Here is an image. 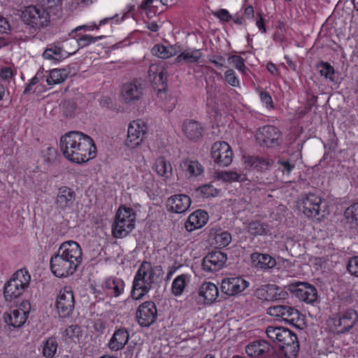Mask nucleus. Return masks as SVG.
Here are the masks:
<instances>
[{"label": "nucleus", "instance_id": "nucleus-1", "mask_svg": "<svg viewBox=\"0 0 358 358\" xmlns=\"http://www.w3.org/2000/svg\"><path fill=\"white\" fill-rule=\"evenodd\" d=\"M60 149L69 160L78 164L96 156V148L89 136L80 131H69L60 138Z\"/></svg>", "mask_w": 358, "mask_h": 358}, {"label": "nucleus", "instance_id": "nucleus-2", "mask_svg": "<svg viewBox=\"0 0 358 358\" xmlns=\"http://www.w3.org/2000/svg\"><path fill=\"white\" fill-rule=\"evenodd\" d=\"M82 259L80 245L73 241H65L50 258V270L56 277H68L77 270L82 262Z\"/></svg>", "mask_w": 358, "mask_h": 358}, {"label": "nucleus", "instance_id": "nucleus-3", "mask_svg": "<svg viewBox=\"0 0 358 358\" xmlns=\"http://www.w3.org/2000/svg\"><path fill=\"white\" fill-rule=\"evenodd\" d=\"M267 337L278 345L285 358H296L299 350L298 338L293 331L281 326H268Z\"/></svg>", "mask_w": 358, "mask_h": 358}, {"label": "nucleus", "instance_id": "nucleus-4", "mask_svg": "<svg viewBox=\"0 0 358 358\" xmlns=\"http://www.w3.org/2000/svg\"><path fill=\"white\" fill-rule=\"evenodd\" d=\"M162 267L156 266L152 267L150 262L144 261L140 265L133 281L131 296L138 300L148 293L155 282V275L157 273L162 274Z\"/></svg>", "mask_w": 358, "mask_h": 358}, {"label": "nucleus", "instance_id": "nucleus-5", "mask_svg": "<svg viewBox=\"0 0 358 358\" xmlns=\"http://www.w3.org/2000/svg\"><path fill=\"white\" fill-rule=\"evenodd\" d=\"M31 275L24 268L17 270L5 284L3 296L7 301H13L20 297L29 287Z\"/></svg>", "mask_w": 358, "mask_h": 358}, {"label": "nucleus", "instance_id": "nucleus-6", "mask_svg": "<svg viewBox=\"0 0 358 358\" xmlns=\"http://www.w3.org/2000/svg\"><path fill=\"white\" fill-rule=\"evenodd\" d=\"M136 213L133 208L121 206L115 215L113 224V234L115 238H121L127 236L134 228Z\"/></svg>", "mask_w": 358, "mask_h": 358}, {"label": "nucleus", "instance_id": "nucleus-7", "mask_svg": "<svg viewBox=\"0 0 358 358\" xmlns=\"http://www.w3.org/2000/svg\"><path fill=\"white\" fill-rule=\"evenodd\" d=\"M358 314L352 308L340 310L328 320L331 330L337 334L349 331L357 322Z\"/></svg>", "mask_w": 358, "mask_h": 358}, {"label": "nucleus", "instance_id": "nucleus-8", "mask_svg": "<svg viewBox=\"0 0 358 358\" xmlns=\"http://www.w3.org/2000/svg\"><path fill=\"white\" fill-rule=\"evenodd\" d=\"M22 20L35 29H39L48 25L50 15L42 6H29L22 12Z\"/></svg>", "mask_w": 358, "mask_h": 358}, {"label": "nucleus", "instance_id": "nucleus-9", "mask_svg": "<svg viewBox=\"0 0 358 358\" xmlns=\"http://www.w3.org/2000/svg\"><path fill=\"white\" fill-rule=\"evenodd\" d=\"M322 203L323 200L320 196L309 193L302 197L299 208L307 217L320 220L324 216Z\"/></svg>", "mask_w": 358, "mask_h": 358}, {"label": "nucleus", "instance_id": "nucleus-10", "mask_svg": "<svg viewBox=\"0 0 358 358\" xmlns=\"http://www.w3.org/2000/svg\"><path fill=\"white\" fill-rule=\"evenodd\" d=\"M267 313L272 317L282 320L289 324L298 327L301 314L299 310L289 305L272 306L267 309Z\"/></svg>", "mask_w": 358, "mask_h": 358}, {"label": "nucleus", "instance_id": "nucleus-11", "mask_svg": "<svg viewBox=\"0 0 358 358\" xmlns=\"http://www.w3.org/2000/svg\"><path fill=\"white\" fill-rule=\"evenodd\" d=\"M75 306V299L72 288L66 286L60 289L56 301V308L61 317L71 315Z\"/></svg>", "mask_w": 358, "mask_h": 358}, {"label": "nucleus", "instance_id": "nucleus-12", "mask_svg": "<svg viewBox=\"0 0 358 358\" xmlns=\"http://www.w3.org/2000/svg\"><path fill=\"white\" fill-rule=\"evenodd\" d=\"M30 305L27 301H23L19 307L10 309L3 315L5 322L13 328L21 327L26 322Z\"/></svg>", "mask_w": 358, "mask_h": 358}, {"label": "nucleus", "instance_id": "nucleus-13", "mask_svg": "<svg viewBox=\"0 0 358 358\" xmlns=\"http://www.w3.org/2000/svg\"><path fill=\"white\" fill-rule=\"evenodd\" d=\"M136 320L142 327H148L157 320V309L155 303L148 301L141 304L136 310Z\"/></svg>", "mask_w": 358, "mask_h": 358}, {"label": "nucleus", "instance_id": "nucleus-14", "mask_svg": "<svg viewBox=\"0 0 358 358\" xmlns=\"http://www.w3.org/2000/svg\"><path fill=\"white\" fill-rule=\"evenodd\" d=\"M211 157L219 166H227L232 162L233 152L227 143L217 141L212 145Z\"/></svg>", "mask_w": 358, "mask_h": 358}, {"label": "nucleus", "instance_id": "nucleus-15", "mask_svg": "<svg viewBox=\"0 0 358 358\" xmlns=\"http://www.w3.org/2000/svg\"><path fill=\"white\" fill-rule=\"evenodd\" d=\"M290 291L296 296L306 303L313 304L318 298L317 291L313 285L302 282H297L290 285Z\"/></svg>", "mask_w": 358, "mask_h": 358}, {"label": "nucleus", "instance_id": "nucleus-16", "mask_svg": "<svg viewBox=\"0 0 358 358\" xmlns=\"http://www.w3.org/2000/svg\"><path fill=\"white\" fill-rule=\"evenodd\" d=\"M146 124L140 120H134L130 122L127 130V138L126 145L130 148H134L139 145L146 134Z\"/></svg>", "mask_w": 358, "mask_h": 358}, {"label": "nucleus", "instance_id": "nucleus-17", "mask_svg": "<svg viewBox=\"0 0 358 358\" xmlns=\"http://www.w3.org/2000/svg\"><path fill=\"white\" fill-rule=\"evenodd\" d=\"M281 136L280 130L272 125H266L258 129L256 133V139L262 145L275 147L279 145Z\"/></svg>", "mask_w": 358, "mask_h": 358}, {"label": "nucleus", "instance_id": "nucleus-18", "mask_svg": "<svg viewBox=\"0 0 358 358\" xmlns=\"http://www.w3.org/2000/svg\"><path fill=\"white\" fill-rule=\"evenodd\" d=\"M227 260V255L220 251H213L202 260V268L208 273H214L222 269Z\"/></svg>", "mask_w": 358, "mask_h": 358}, {"label": "nucleus", "instance_id": "nucleus-19", "mask_svg": "<svg viewBox=\"0 0 358 358\" xmlns=\"http://www.w3.org/2000/svg\"><path fill=\"white\" fill-rule=\"evenodd\" d=\"M76 192L67 186H62L57 189L55 205L57 210L67 211L72 209L76 200Z\"/></svg>", "mask_w": 358, "mask_h": 358}, {"label": "nucleus", "instance_id": "nucleus-20", "mask_svg": "<svg viewBox=\"0 0 358 358\" xmlns=\"http://www.w3.org/2000/svg\"><path fill=\"white\" fill-rule=\"evenodd\" d=\"M120 94L124 103H134L141 99L143 95V85L137 80L127 83L122 85Z\"/></svg>", "mask_w": 358, "mask_h": 358}, {"label": "nucleus", "instance_id": "nucleus-21", "mask_svg": "<svg viewBox=\"0 0 358 358\" xmlns=\"http://www.w3.org/2000/svg\"><path fill=\"white\" fill-rule=\"evenodd\" d=\"M249 286V282L241 277L224 278L221 283L222 292L228 296H234L243 292Z\"/></svg>", "mask_w": 358, "mask_h": 358}, {"label": "nucleus", "instance_id": "nucleus-22", "mask_svg": "<svg viewBox=\"0 0 358 358\" xmlns=\"http://www.w3.org/2000/svg\"><path fill=\"white\" fill-rule=\"evenodd\" d=\"M273 350L272 345L265 340H256L249 343L245 352L250 357H267Z\"/></svg>", "mask_w": 358, "mask_h": 358}, {"label": "nucleus", "instance_id": "nucleus-23", "mask_svg": "<svg viewBox=\"0 0 358 358\" xmlns=\"http://www.w3.org/2000/svg\"><path fill=\"white\" fill-rule=\"evenodd\" d=\"M179 167L188 179L196 178L204 173V167L196 159H184L180 162Z\"/></svg>", "mask_w": 358, "mask_h": 358}, {"label": "nucleus", "instance_id": "nucleus-24", "mask_svg": "<svg viewBox=\"0 0 358 358\" xmlns=\"http://www.w3.org/2000/svg\"><path fill=\"white\" fill-rule=\"evenodd\" d=\"M167 203L170 211L182 213L189 208L191 199L185 194H176L169 198Z\"/></svg>", "mask_w": 358, "mask_h": 358}, {"label": "nucleus", "instance_id": "nucleus-25", "mask_svg": "<svg viewBox=\"0 0 358 358\" xmlns=\"http://www.w3.org/2000/svg\"><path fill=\"white\" fill-rule=\"evenodd\" d=\"M198 295L200 303H211L218 297V288L211 282H204L199 289Z\"/></svg>", "mask_w": 358, "mask_h": 358}, {"label": "nucleus", "instance_id": "nucleus-26", "mask_svg": "<svg viewBox=\"0 0 358 358\" xmlns=\"http://www.w3.org/2000/svg\"><path fill=\"white\" fill-rule=\"evenodd\" d=\"M208 213L201 210H197L192 213L185 222V227L187 231L192 232L203 227L208 222Z\"/></svg>", "mask_w": 358, "mask_h": 358}, {"label": "nucleus", "instance_id": "nucleus-27", "mask_svg": "<svg viewBox=\"0 0 358 358\" xmlns=\"http://www.w3.org/2000/svg\"><path fill=\"white\" fill-rule=\"evenodd\" d=\"M129 338L128 331L125 328H120L115 331L108 343V346L112 351L120 350L128 343Z\"/></svg>", "mask_w": 358, "mask_h": 358}, {"label": "nucleus", "instance_id": "nucleus-28", "mask_svg": "<svg viewBox=\"0 0 358 358\" xmlns=\"http://www.w3.org/2000/svg\"><path fill=\"white\" fill-rule=\"evenodd\" d=\"M250 259L253 266L262 270H269L276 266L275 259L268 254L253 252Z\"/></svg>", "mask_w": 358, "mask_h": 358}, {"label": "nucleus", "instance_id": "nucleus-29", "mask_svg": "<svg viewBox=\"0 0 358 358\" xmlns=\"http://www.w3.org/2000/svg\"><path fill=\"white\" fill-rule=\"evenodd\" d=\"M182 131L189 140L196 141L202 137L203 127L196 120H186L182 124Z\"/></svg>", "mask_w": 358, "mask_h": 358}, {"label": "nucleus", "instance_id": "nucleus-30", "mask_svg": "<svg viewBox=\"0 0 358 358\" xmlns=\"http://www.w3.org/2000/svg\"><path fill=\"white\" fill-rule=\"evenodd\" d=\"M103 288L107 295L118 297L124 292V282L121 278H109L103 282Z\"/></svg>", "mask_w": 358, "mask_h": 358}, {"label": "nucleus", "instance_id": "nucleus-31", "mask_svg": "<svg viewBox=\"0 0 358 358\" xmlns=\"http://www.w3.org/2000/svg\"><path fill=\"white\" fill-rule=\"evenodd\" d=\"M279 290L280 288L275 285H264L255 290V296L260 300L274 301L280 298Z\"/></svg>", "mask_w": 358, "mask_h": 358}, {"label": "nucleus", "instance_id": "nucleus-32", "mask_svg": "<svg viewBox=\"0 0 358 358\" xmlns=\"http://www.w3.org/2000/svg\"><path fill=\"white\" fill-rule=\"evenodd\" d=\"M153 169L164 180H168L173 176L172 166L164 157H159L155 159Z\"/></svg>", "mask_w": 358, "mask_h": 358}, {"label": "nucleus", "instance_id": "nucleus-33", "mask_svg": "<svg viewBox=\"0 0 358 358\" xmlns=\"http://www.w3.org/2000/svg\"><path fill=\"white\" fill-rule=\"evenodd\" d=\"M202 54L200 50L194 49V50H186L182 52L176 59V63L180 64H186L191 63L194 64L197 63L199 60L201 59Z\"/></svg>", "mask_w": 358, "mask_h": 358}, {"label": "nucleus", "instance_id": "nucleus-34", "mask_svg": "<svg viewBox=\"0 0 358 358\" xmlns=\"http://www.w3.org/2000/svg\"><path fill=\"white\" fill-rule=\"evenodd\" d=\"M74 53H76V50H73L71 52H69L64 50L61 47L57 45H51L44 51L43 56L46 59L59 60Z\"/></svg>", "mask_w": 358, "mask_h": 358}, {"label": "nucleus", "instance_id": "nucleus-35", "mask_svg": "<svg viewBox=\"0 0 358 358\" xmlns=\"http://www.w3.org/2000/svg\"><path fill=\"white\" fill-rule=\"evenodd\" d=\"M190 281V275L181 274L178 275L173 281L171 292L176 296L182 295L187 283Z\"/></svg>", "mask_w": 358, "mask_h": 358}, {"label": "nucleus", "instance_id": "nucleus-36", "mask_svg": "<svg viewBox=\"0 0 358 358\" xmlns=\"http://www.w3.org/2000/svg\"><path fill=\"white\" fill-rule=\"evenodd\" d=\"M149 76L152 78L154 83L156 85H162L166 83L168 77L166 70L157 65L152 64L149 69Z\"/></svg>", "mask_w": 358, "mask_h": 358}, {"label": "nucleus", "instance_id": "nucleus-37", "mask_svg": "<svg viewBox=\"0 0 358 358\" xmlns=\"http://www.w3.org/2000/svg\"><path fill=\"white\" fill-rule=\"evenodd\" d=\"M247 163L259 171H264L272 166L273 162L268 158L250 157L247 159Z\"/></svg>", "mask_w": 358, "mask_h": 358}, {"label": "nucleus", "instance_id": "nucleus-38", "mask_svg": "<svg viewBox=\"0 0 358 358\" xmlns=\"http://www.w3.org/2000/svg\"><path fill=\"white\" fill-rule=\"evenodd\" d=\"M153 55L162 59H168L176 54V50L173 46H165L157 44L151 50Z\"/></svg>", "mask_w": 358, "mask_h": 358}, {"label": "nucleus", "instance_id": "nucleus-39", "mask_svg": "<svg viewBox=\"0 0 358 358\" xmlns=\"http://www.w3.org/2000/svg\"><path fill=\"white\" fill-rule=\"evenodd\" d=\"M66 77L67 73L65 69H55L50 71L46 78V82L49 85H54L62 83L65 80Z\"/></svg>", "mask_w": 358, "mask_h": 358}, {"label": "nucleus", "instance_id": "nucleus-40", "mask_svg": "<svg viewBox=\"0 0 358 358\" xmlns=\"http://www.w3.org/2000/svg\"><path fill=\"white\" fill-rule=\"evenodd\" d=\"M344 216L348 223L352 227H358V203L348 206L344 212Z\"/></svg>", "mask_w": 358, "mask_h": 358}, {"label": "nucleus", "instance_id": "nucleus-41", "mask_svg": "<svg viewBox=\"0 0 358 358\" xmlns=\"http://www.w3.org/2000/svg\"><path fill=\"white\" fill-rule=\"evenodd\" d=\"M217 178L224 182H243L246 180L245 176L232 171H224L218 173Z\"/></svg>", "mask_w": 358, "mask_h": 358}, {"label": "nucleus", "instance_id": "nucleus-42", "mask_svg": "<svg viewBox=\"0 0 358 358\" xmlns=\"http://www.w3.org/2000/svg\"><path fill=\"white\" fill-rule=\"evenodd\" d=\"M317 67L321 76L329 80L333 83H336V72L334 68L330 64L322 62Z\"/></svg>", "mask_w": 358, "mask_h": 358}, {"label": "nucleus", "instance_id": "nucleus-43", "mask_svg": "<svg viewBox=\"0 0 358 358\" xmlns=\"http://www.w3.org/2000/svg\"><path fill=\"white\" fill-rule=\"evenodd\" d=\"M58 344L55 338L46 340L43 348V355L45 358H52L57 350Z\"/></svg>", "mask_w": 358, "mask_h": 358}, {"label": "nucleus", "instance_id": "nucleus-44", "mask_svg": "<svg viewBox=\"0 0 358 358\" xmlns=\"http://www.w3.org/2000/svg\"><path fill=\"white\" fill-rule=\"evenodd\" d=\"M219 192V189L214 187L212 184H206L196 189V193L203 198L216 196Z\"/></svg>", "mask_w": 358, "mask_h": 358}, {"label": "nucleus", "instance_id": "nucleus-45", "mask_svg": "<svg viewBox=\"0 0 358 358\" xmlns=\"http://www.w3.org/2000/svg\"><path fill=\"white\" fill-rule=\"evenodd\" d=\"M266 225L258 221H253L249 223L248 227V232L254 236H261L266 234Z\"/></svg>", "mask_w": 358, "mask_h": 358}, {"label": "nucleus", "instance_id": "nucleus-46", "mask_svg": "<svg viewBox=\"0 0 358 358\" xmlns=\"http://www.w3.org/2000/svg\"><path fill=\"white\" fill-rule=\"evenodd\" d=\"M101 38L102 36L93 37L90 35H82L80 37L76 39V43L77 44V48L75 50L76 52L79 48H85Z\"/></svg>", "mask_w": 358, "mask_h": 358}, {"label": "nucleus", "instance_id": "nucleus-47", "mask_svg": "<svg viewBox=\"0 0 358 358\" xmlns=\"http://www.w3.org/2000/svg\"><path fill=\"white\" fill-rule=\"evenodd\" d=\"M216 244L220 248H224L227 246L231 241V234L228 231H223L218 234L215 237Z\"/></svg>", "mask_w": 358, "mask_h": 358}, {"label": "nucleus", "instance_id": "nucleus-48", "mask_svg": "<svg viewBox=\"0 0 358 358\" xmlns=\"http://www.w3.org/2000/svg\"><path fill=\"white\" fill-rule=\"evenodd\" d=\"M228 61L242 73H245L248 69L244 64V59L239 55H231L228 58Z\"/></svg>", "mask_w": 358, "mask_h": 358}, {"label": "nucleus", "instance_id": "nucleus-49", "mask_svg": "<svg viewBox=\"0 0 358 358\" xmlns=\"http://www.w3.org/2000/svg\"><path fill=\"white\" fill-rule=\"evenodd\" d=\"M224 79L232 87H236L239 85L238 78L232 69H229L225 72Z\"/></svg>", "mask_w": 358, "mask_h": 358}, {"label": "nucleus", "instance_id": "nucleus-50", "mask_svg": "<svg viewBox=\"0 0 358 358\" xmlns=\"http://www.w3.org/2000/svg\"><path fill=\"white\" fill-rule=\"evenodd\" d=\"M213 15L215 17L223 22H229L232 19V16L229 12L224 8H220L218 10L214 12Z\"/></svg>", "mask_w": 358, "mask_h": 358}, {"label": "nucleus", "instance_id": "nucleus-51", "mask_svg": "<svg viewBox=\"0 0 358 358\" xmlns=\"http://www.w3.org/2000/svg\"><path fill=\"white\" fill-rule=\"evenodd\" d=\"M348 270L352 275L358 277V257H352L348 264Z\"/></svg>", "mask_w": 358, "mask_h": 358}, {"label": "nucleus", "instance_id": "nucleus-52", "mask_svg": "<svg viewBox=\"0 0 358 358\" xmlns=\"http://www.w3.org/2000/svg\"><path fill=\"white\" fill-rule=\"evenodd\" d=\"M250 194V192L249 189H247L244 192L243 196L238 199V203L243 209H245L252 201V196Z\"/></svg>", "mask_w": 358, "mask_h": 358}, {"label": "nucleus", "instance_id": "nucleus-53", "mask_svg": "<svg viewBox=\"0 0 358 358\" xmlns=\"http://www.w3.org/2000/svg\"><path fill=\"white\" fill-rule=\"evenodd\" d=\"M259 96L261 101L266 105L267 108H273V102L268 92L266 91H260Z\"/></svg>", "mask_w": 358, "mask_h": 358}, {"label": "nucleus", "instance_id": "nucleus-54", "mask_svg": "<svg viewBox=\"0 0 358 358\" xmlns=\"http://www.w3.org/2000/svg\"><path fill=\"white\" fill-rule=\"evenodd\" d=\"M278 164H280V169L282 170L283 173H286L287 175H289L291 171L294 168V164L290 163L289 161H278Z\"/></svg>", "mask_w": 358, "mask_h": 358}, {"label": "nucleus", "instance_id": "nucleus-55", "mask_svg": "<svg viewBox=\"0 0 358 358\" xmlns=\"http://www.w3.org/2000/svg\"><path fill=\"white\" fill-rule=\"evenodd\" d=\"M210 62L213 64L216 67L220 69L224 66L225 59L221 55H214L209 59Z\"/></svg>", "mask_w": 358, "mask_h": 358}, {"label": "nucleus", "instance_id": "nucleus-56", "mask_svg": "<svg viewBox=\"0 0 358 358\" xmlns=\"http://www.w3.org/2000/svg\"><path fill=\"white\" fill-rule=\"evenodd\" d=\"M80 327L78 325H71L65 330V334L72 338L78 336Z\"/></svg>", "mask_w": 358, "mask_h": 358}, {"label": "nucleus", "instance_id": "nucleus-57", "mask_svg": "<svg viewBox=\"0 0 358 358\" xmlns=\"http://www.w3.org/2000/svg\"><path fill=\"white\" fill-rule=\"evenodd\" d=\"M99 29V26L98 25H96V24H94V25H91V26H86V25H83V26H79L78 27H76L75 29H73L70 34H69V36L71 37L73 39H76V36L75 35V33L76 31H78V30H81V29H85V30H94V29Z\"/></svg>", "mask_w": 358, "mask_h": 358}, {"label": "nucleus", "instance_id": "nucleus-58", "mask_svg": "<svg viewBox=\"0 0 358 358\" xmlns=\"http://www.w3.org/2000/svg\"><path fill=\"white\" fill-rule=\"evenodd\" d=\"M10 30V25L7 20L0 15V32L7 33Z\"/></svg>", "mask_w": 358, "mask_h": 358}, {"label": "nucleus", "instance_id": "nucleus-59", "mask_svg": "<svg viewBox=\"0 0 358 358\" xmlns=\"http://www.w3.org/2000/svg\"><path fill=\"white\" fill-rule=\"evenodd\" d=\"M46 153V158L48 162L53 160L56 156V150L52 147H48L44 151ZM45 157V155H44Z\"/></svg>", "mask_w": 358, "mask_h": 358}, {"label": "nucleus", "instance_id": "nucleus-60", "mask_svg": "<svg viewBox=\"0 0 358 358\" xmlns=\"http://www.w3.org/2000/svg\"><path fill=\"white\" fill-rule=\"evenodd\" d=\"M61 0H41L42 7L51 8L59 3Z\"/></svg>", "mask_w": 358, "mask_h": 358}, {"label": "nucleus", "instance_id": "nucleus-61", "mask_svg": "<svg viewBox=\"0 0 358 358\" xmlns=\"http://www.w3.org/2000/svg\"><path fill=\"white\" fill-rule=\"evenodd\" d=\"M0 76L2 79L7 80L13 76V71L11 69L5 67L1 69Z\"/></svg>", "mask_w": 358, "mask_h": 358}, {"label": "nucleus", "instance_id": "nucleus-62", "mask_svg": "<svg viewBox=\"0 0 358 358\" xmlns=\"http://www.w3.org/2000/svg\"><path fill=\"white\" fill-rule=\"evenodd\" d=\"M256 25L258 27L259 30L262 33H266V29L264 26V21L261 14H259V19L257 20Z\"/></svg>", "mask_w": 358, "mask_h": 358}, {"label": "nucleus", "instance_id": "nucleus-63", "mask_svg": "<svg viewBox=\"0 0 358 358\" xmlns=\"http://www.w3.org/2000/svg\"><path fill=\"white\" fill-rule=\"evenodd\" d=\"M266 69L273 75H276L278 73V70L277 69L275 65L272 62L267 64Z\"/></svg>", "mask_w": 358, "mask_h": 358}, {"label": "nucleus", "instance_id": "nucleus-64", "mask_svg": "<svg viewBox=\"0 0 358 358\" xmlns=\"http://www.w3.org/2000/svg\"><path fill=\"white\" fill-rule=\"evenodd\" d=\"M153 1L154 0H143L140 5V8L142 10H147L152 4Z\"/></svg>", "mask_w": 358, "mask_h": 358}]
</instances>
